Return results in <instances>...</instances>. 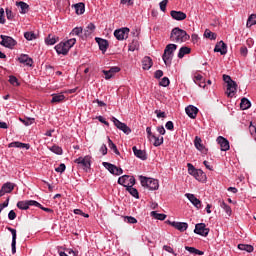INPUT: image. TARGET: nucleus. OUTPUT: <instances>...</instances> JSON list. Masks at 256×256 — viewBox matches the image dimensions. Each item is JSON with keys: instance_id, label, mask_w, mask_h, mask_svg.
Instances as JSON below:
<instances>
[{"instance_id": "nucleus-1", "label": "nucleus", "mask_w": 256, "mask_h": 256, "mask_svg": "<svg viewBox=\"0 0 256 256\" xmlns=\"http://www.w3.org/2000/svg\"><path fill=\"white\" fill-rule=\"evenodd\" d=\"M189 39H191V36L187 31L179 27L173 28L170 33V40L173 41V43H187Z\"/></svg>"}, {"instance_id": "nucleus-2", "label": "nucleus", "mask_w": 256, "mask_h": 256, "mask_svg": "<svg viewBox=\"0 0 256 256\" xmlns=\"http://www.w3.org/2000/svg\"><path fill=\"white\" fill-rule=\"evenodd\" d=\"M175 51H177V44L166 45L162 55V60L166 67H171V63H173V57H175Z\"/></svg>"}, {"instance_id": "nucleus-3", "label": "nucleus", "mask_w": 256, "mask_h": 256, "mask_svg": "<svg viewBox=\"0 0 256 256\" xmlns=\"http://www.w3.org/2000/svg\"><path fill=\"white\" fill-rule=\"evenodd\" d=\"M75 43H77V38H70L64 42H60L55 46V51L58 55H67Z\"/></svg>"}, {"instance_id": "nucleus-4", "label": "nucleus", "mask_w": 256, "mask_h": 256, "mask_svg": "<svg viewBox=\"0 0 256 256\" xmlns=\"http://www.w3.org/2000/svg\"><path fill=\"white\" fill-rule=\"evenodd\" d=\"M139 181L142 187L149 189V191H157L159 189V180L157 179L139 176Z\"/></svg>"}, {"instance_id": "nucleus-5", "label": "nucleus", "mask_w": 256, "mask_h": 256, "mask_svg": "<svg viewBox=\"0 0 256 256\" xmlns=\"http://www.w3.org/2000/svg\"><path fill=\"white\" fill-rule=\"evenodd\" d=\"M187 167L189 175H192L196 181H205L207 176L203 170L195 168V166H193L191 163H188Z\"/></svg>"}, {"instance_id": "nucleus-6", "label": "nucleus", "mask_w": 256, "mask_h": 256, "mask_svg": "<svg viewBox=\"0 0 256 256\" xmlns=\"http://www.w3.org/2000/svg\"><path fill=\"white\" fill-rule=\"evenodd\" d=\"M74 163L78 165V167H81L83 171H89L91 169V156L86 155L84 157H79L74 160Z\"/></svg>"}, {"instance_id": "nucleus-7", "label": "nucleus", "mask_w": 256, "mask_h": 256, "mask_svg": "<svg viewBox=\"0 0 256 256\" xmlns=\"http://www.w3.org/2000/svg\"><path fill=\"white\" fill-rule=\"evenodd\" d=\"M0 39V45H2V47H6V49H13V47L17 45V41L11 36L1 35Z\"/></svg>"}, {"instance_id": "nucleus-8", "label": "nucleus", "mask_w": 256, "mask_h": 256, "mask_svg": "<svg viewBox=\"0 0 256 256\" xmlns=\"http://www.w3.org/2000/svg\"><path fill=\"white\" fill-rule=\"evenodd\" d=\"M118 185H122L126 189L135 185V177L129 175H123L118 178Z\"/></svg>"}, {"instance_id": "nucleus-9", "label": "nucleus", "mask_w": 256, "mask_h": 256, "mask_svg": "<svg viewBox=\"0 0 256 256\" xmlns=\"http://www.w3.org/2000/svg\"><path fill=\"white\" fill-rule=\"evenodd\" d=\"M18 209L22 211H27L29 207H40L39 202L35 200H25V201H18L17 202Z\"/></svg>"}, {"instance_id": "nucleus-10", "label": "nucleus", "mask_w": 256, "mask_h": 256, "mask_svg": "<svg viewBox=\"0 0 256 256\" xmlns=\"http://www.w3.org/2000/svg\"><path fill=\"white\" fill-rule=\"evenodd\" d=\"M103 167H105V169H107L109 171V173H111L112 175H123V169L117 167L114 164H111L109 162H103L102 163Z\"/></svg>"}, {"instance_id": "nucleus-11", "label": "nucleus", "mask_w": 256, "mask_h": 256, "mask_svg": "<svg viewBox=\"0 0 256 256\" xmlns=\"http://www.w3.org/2000/svg\"><path fill=\"white\" fill-rule=\"evenodd\" d=\"M112 123H114L115 127H117V129H120V131H123V133H125L126 135H129V133H131V128H129V126H127V124L119 121V119L112 117L111 118Z\"/></svg>"}, {"instance_id": "nucleus-12", "label": "nucleus", "mask_w": 256, "mask_h": 256, "mask_svg": "<svg viewBox=\"0 0 256 256\" xmlns=\"http://www.w3.org/2000/svg\"><path fill=\"white\" fill-rule=\"evenodd\" d=\"M194 233L201 235V237H207V235H209V228H207L205 223H198L195 225Z\"/></svg>"}, {"instance_id": "nucleus-13", "label": "nucleus", "mask_w": 256, "mask_h": 256, "mask_svg": "<svg viewBox=\"0 0 256 256\" xmlns=\"http://www.w3.org/2000/svg\"><path fill=\"white\" fill-rule=\"evenodd\" d=\"M114 37H116L117 41H123L129 37V28L124 27L114 31Z\"/></svg>"}, {"instance_id": "nucleus-14", "label": "nucleus", "mask_w": 256, "mask_h": 256, "mask_svg": "<svg viewBox=\"0 0 256 256\" xmlns=\"http://www.w3.org/2000/svg\"><path fill=\"white\" fill-rule=\"evenodd\" d=\"M171 227H174V229H177V231H180V233H184V231H187L189 229V224L187 222H168Z\"/></svg>"}, {"instance_id": "nucleus-15", "label": "nucleus", "mask_w": 256, "mask_h": 256, "mask_svg": "<svg viewBox=\"0 0 256 256\" xmlns=\"http://www.w3.org/2000/svg\"><path fill=\"white\" fill-rule=\"evenodd\" d=\"M7 230L10 231L12 235V254L15 255L17 253V230L11 227H7Z\"/></svg>"}, {"instance_id": "nucleus-16", "label": "nucleus", "mask_w": 256, "mask_h": 256, "mask_svg": "<svg viewBox=\"0 0 256 256\" xmlns=\"http://www.w3.org/2000/svg\"><path fill=\"white\" fill-rule=\"evenodd\" d=\"M96 43L99 46L100 51L102 52L103 55L107 53V49H109V41L103 38L96 37L95 38Z\"/></svg>"}, {"instance_id": "nucleus-17", "label": "nucleus", "mask_w": 256, "mask_h": 256, "mask_svg": "<svg viewBox=\"0 0 256 256\" xmlns=\"http://www.w3.org/2000/svg\"><path fill=\"white\" fill-rule=\"evenodd\" d=\"M226 95L231 99H233V97L237 95V82H232L231 84H227Z\"/></svg>"}, {"instance_id": "nucleus-18", "label": "nucleus", "mask_w": 256, "mask_h": 256, "mask_svg": "<svg viewBox=\"0 0 256 256\" xmlns=\"http://www.w3.org/2000/svg\"><path fill=\"white\" fill-rule=\"evenodd\" d=\"M217 143L218 145H220L221 151H229V149L231 148V146H229V140H227V138L223 136H219L217 138Z\"/></svg>"}, {"instance_id": "nucleus-19", "label": "nucleus", "mask_w": 256, "mask_h": 256, "mask_svg": "<svg viewBox=\"0 0 256 256\" xmlns=\"http://www.w3.org/2000/svg\"><path fill=\"white\" fill-rule=\"evenodd\" d=\"M170 15L175 21H185V19H187V14L183 11L172 10Z\"/></svg>"}, {"instance_id": "nucleus-20", "label": "nucleus", "mask_w": 256, "mask_h": 256, "mask_svg": "<svg viewBox=\"0 0 256 256\" xmlns=\"http://www.w3.org/2000/svg\"><path fill=\"white\" fill-rule=\"evenodd\" d=\"M19 63L22 65H26L27 67H32L33 66V58L29 57L27 54H21L18 57Z\"/></svg>"}, {"instance_id": "nucleus-21", "label": "nucleus", "mask_w": 256, "mask_h": 256, "mask_svg": "<svg viewBox=\"0 0 256 256\" xmlns=\"http://www.w3.org/2000/svg\"><path fill=\"white\" fill-rule=\"evenodd\" d=\"M132 151L138 159H141V161H147V152L144 150L138 149L137 146L132 147Z\"/></svg>"}, {"instance_id": "nucleus-22", "label": "nucleus", "mask_w": 256, "mask_h": 256, "mask_svg": "<svg viewBox=\"0 0 256 256\" xmlns=\"http://www.w3.org/2000/svg\"><path fill=\"white\" fill-rule=\"evenodd\" d=\"M186 115L190 117V119H195L197 117V113H199V108L193 105H189L185 108Z\"/></svg>"}, {"instance_id": "nucleus-23", "label": "nucleus", "mask_w": 256, "mask_h": 256, "mask_svg": "<svg viewBox=\"0 0 256 256\" xmlns=\"http://www.w3.org/2000/svg\"><path fill=\"white\" fill-rule=\"evenodd\" d=\"M185 197L196 207V209H201V200L194 196V194L186 193Z\"/></svg>"}, {"instance_id": "nucleus-24", "label": "nucleus", "mask_w": 256, "mask_h": 256, "mask_svg": "<svg viewBox=\"0 0 256 256\" xmlns=\"http://www.w3.org/2000/svg\"><path fill=\"white\" fill-rule=\"evenodd\" d=\"M214 52L220 53L221 55H227V44L223 41L218 42L214 48Z\"/></svg>"}, {"instance_id": "nucleus-25", "label": "nucleus", "mask_w": 256, "mask_h": 256, "mask_svg": "<svg viewBox=\"0 0 256 256\" xmlns=\"http://www.w3.org/2000/svg\"><path fill=\"white\" fill-rule=\"evenodd\" d=\"M13 189H15V184L12 182H6L2 185L0 193H2V195H5L6 193H11Z\"/></svg>"}, {"instance_id": "nucleus-26", "label": "nucleus", "mask_w": 256, "mask_h": 256, "mask_svg": "<svg viewBox=\"0 0 256 256\" xmlns=\"http://www.w3.org/2000/svg\"><path fill=\"white\" fill-rule=\"evenodd\" d=\"M151 67H153V60L151 59V57L149 56L144 57L142 59V69H144V71H149Z\"/></svg>"}, {"instance_id": "nucleus-27", "label": "nucleus", "mask_w": 256, "mask_h": 256, "mask_svg": "<svg viewBox=\"0 0 256 256\" xmlns=\"http://www.w3.org/2000/svg\"><path fill=\"white\" fill-rule=\"evenodd\" d=\"M70 39H73V37H80L83 38V27H75L72 29V31L69 33Z\"/></svg>"}, {"instance_id": "nucleus-28", "label": "nucleus", "mask_w": 256, "mask_h": 256, "mask_svg": "<svg viewBox=\"0 0 256 256\" xmlns=\"http://www.w3.org/2000/svg\"><path fill=\"white\" fill-rule=\"evenodd\" d=\"M194 145L198 151H202V153H205L207 149H205V146L203 145V140L199 136H196L194 139Z\"/></svg>"}, {"instance_id": "nucleus-29", "label": "nucleus", "mask_w": 256, "mask_h": 256, "mask_svg": "<svg viewBox=\"0 0 256 256\" xmlns=\"http://www.w3.org/2000/svg\"><path fill=\"white\" fill-rule=\"evenodd\" d=\"M189 53H191V48L183 46L179 49L177 57L178 59H183L185 55H189Z\"/></svg>"}, {"instance_id": "nucleus-30", "label": "nucleus", "mask_w": 256, "mask_h": 256, "mask_svg": "<svg viewBox=\"0 0 256 256\" xmlns=\"http://www.w3.org/2000/svg\"><path fill=\"white\" fill-rule=\"evenodd\" d=\"M238 249L240 251H246V253H253L255 251V248L249 244H238Z\"/></svg>"}, {"instance_id": "nucleus-31", "label": "nucleus", "mask_w": 256, "mask_h": 256, "mask_svg": "<svg viewBox=\"0 0 256 256\" xmlns=\"http://www.w3.org/2000/svg\"><path fill=\"white\" fill-rule=\"evenodd\" d=\"M185 250L191 255H205V252L191 246H185Z\"/></svg>"}, {"instance_id": "nucleus-32", "label": "nucleus", "mask_w": 256, "mask_h": 256, "mask_svg": "<svg viewBox=\"0 0 256 256\" xmlns=\"http://www.w3.org/2000/svg\"><path fill=\"white\" fill-rule=\"evenodd\" d=\"M62 101H65V95L63 93L52 94L51 103H61Z\"/></svg>"}, {"instance_id": "nucleus-33", "label": "nucleus", "mask_w": 256, "mask_h": 256, "mask_svg": "<svg viewBox=\"0 0 256 256\" xmlns=\"http://www.w3.org/2000/svg\"><path fill=\"white\" fill-rule=\"evenodd\" d=\"M17 7H20V13L21 15H25L29 11V6L27 3L20 1L16 3Z\"/></svg>"}, {"instance_id": "nucleus-34", "label": "nucleus", "mask_w": 256, "mask_h": 256, "mask_svg": "<svg viewBox=\"0 0 256 256\" xmlns=\"http://www.w3.org/2000/svg\"><path fill=\"white\" fill-rule=\"evenodd\" d=\"M151 141H154L153 142L154 147H161V145H163L164 139H163V136L154 135L151 137Z\"/></svg>"}, {"instance_id": "nucleus-35", "label": "nucleus", "mask_w": 256, "mask_h": 256, "mask_svg": "<svg viewBox=\"0 0 256 256\" xmlns=\"http://www.w3.org/2000/svg\"><path fill=\"white\" fill-rule=\"evenodd\" d=\"M20 123H23L25 127H29L35 123V118L26 117V118H19Z\"/></svg>"}, {"instance_id": "nucleus-36", "label": "nucleus", "mask_w": 256, "mask_h": 256, "mask_svg": "<svg viewBox=\"0 0 256 256\" xmlns=\"http://www.w3.org/2000/svg\"><path fill=\"white\" fill-rule=\"evenodd\" d=\"M76 15H83L85 13V4L84 3H77L74 5Z\"/></svg>"}, {"instance_id": "nucleus-37", "label": "nucleus", "mask_w": 256, "mask_h": 256, "mask_svg": "<svg viewBox=\"0 0 256 256\" xmlns=\"http://www.w3.org/2000/svg\"><path fill=\"white\" fill-rule=\"evenodd\" d=\"M240 108L245 111L247 109L251 108V101H249V99L247 98H242L241 99V103H240Z\"/></svg>"}, {"instance_id": "nucleus-38", "label": "nucleus", "mask_w": 256, "mask_h": 256, "mask_svg": "<svg viewBox=\"0 0 256 256\" xmlns=\"http://www.w3.org/2000/svg\"><path fill=\"white\" fill-rule=\"evenodd\" d=\"M108 147L109 149L114 151L115 155H121V153L119 152V149H117V145H115V143H113V140L109 137H108Z\"/></svg>"}, {"instance_id": "nucleus-39", "label": "nucleus", "mask_w": 256, "mask_h": 256, "mask_svg": "<svg viewBox=\"0 0 256 256\" xmlns=\"http://www.w3.org/2000/svg\"><path fill=\"white\" fill-rule=\"evenodd\" d=\"M49 151H51L52 153H55V155H63V148L55 144L49 147Z\"/></svg>"}, {"instance_id": "nucleus-40", "label": "nucleus", "mask_w": 256, "mask_h": 256, "mask_svg": "<svg viewBox=\"0 0 256 256\" xmlns=\"http://www.w3.org/2000/svg\"><path fill=\"white\" fill-rule=\"evenodd\" d=\"M57 41H59V38H57L56 36L53 35H48V37L45 39V43L46 45H55V43H57Z\"/></svg>"}, {"instance_id": "nucleus-41", "label": "nucleus", "mask_w": 256, "mask_h": 256, "mask_svg": "<svg viewBox=\"0 0 256 256\" xmlns=\"http://www.w3.org/2000/svg\"><path fill=\"white\" fill-rule=\"evenodd\" d=\"M253 25H256V14H251L248 17L246 27L251 28V27H253Z\"/></svg>"}, {"instance_id": "nucleus-42", "label": "nucleus", "mask_w": 256, "mask_h": 256, "mask_svg": "<svg viewBox=\"0 0 256 256\" xmlns=\"http://www.w3.org/2000/svg\"><path fill=\"white\" fill-rule=\"evenodd\" d=\"M126 191H128V193H130L132 197H135V199H139V191L133 186H129L128 188H126Z\"/></svg>"}, {"instance_id": "nucleus-43", "label": "nucleus", "mask_w": 256, "mask_h": 256, "mask_svg": "<svg viewBox=\"0 0 256 256\" xmlns=\"http://www.w3.org/2000/svg\"><path fill=\"white\" fill-rule=\"evenodd\" d=\"M193 81L194 83H196V85H199V87H205V85H203V83L201 81H203V76L201 74H195L193 77Z\"/></svg>"}, {"instance_id": "nucleus-44", "label": "nucleus", "mask_w": 256, "mask_h": 256, "mask_svg": "<svg viewBox=\"0 0 256 256\" xmlns=\"http://www.w3.org/2000/svg\"><path fill=\"white\" fill-rule=\"evenodd\" d=\"M204 37H206V39H211V41H215V39H217V34L211 32L209 29H206L204 32Z\"/></svg>"}, {"instance_id": "nucleus-45", "label": "nucleus", "mask_w": 256, "mask_h": 256, "mask_svg": "<svg viewBox=\"0 0 256 256\" xmlns=\"http://www.w3.org/2000/svg\"><path fill=\"white\" fill-rule=\"evenodd\" d=\"M151 215L153 216L154 219H158V221H165V219H167V215L159 214L155 211H152Z\"/></svg>"}, {"instance_id": "nucleus-46", "label": "nucleus", "mask_w": 256, "mask_h": 256, "mask_svg": "<svg viewBox=\"0 0 256 256\" xmlns=\"http://www.w3.org/2000/svg\"><path fill=\"white\" fill-rule=\"evenodd\" d=\"M220 207L225 211V213H227V215L231 216V213H232L231 206L227 205L225 201H222L220 203Z\"/></svg>"}, {"instance_id": "nucleus-47", "label": "nucleus", "mask_w": 256, "mask_h": 256, "mask_svg": "<svg viewBox=\"0 0 256 256\" xmlns=\"http://www.w3.org/2000/svg\"><path fill=\"white\" fill-rule=\"evenodd\" d=\"M24 37L27 41H34V39H37V35L34 32H25Z\"/></svg>"}, {"instance_id": "nucleus-48", "label": "nucleus", "mask_w": 256, "mask_h": 256, "mask_svg": "<svg viewBox=\"0 0 256 256\" xmlns=\"http://www.w3.org/2000/svg\"><path fill=\"white\" fill-rule=\"evenodd\" d=\"M9 83L13 85V87H19V80L14 75L9 76Z\"/></svg>"}, {"instance_id": "nucleus-49", "label": "nucleus", "mask_w": 256, "mask_h": 256, "mask_svg": "<svg viewBox=\"0 0 256 256\" xmlns=\"http://www.w3.org/2000/svg\"><path fill=\"white\" fill-rule=\"evenodd\" d=\"M124 221L125 223H130L131 225H135V223H137V218L133 216H125Z\"/></svg>"}, {"instance_id": "nucleus-50", "label": "nucleus", "mask_w": 256, "mask_h": 256, "mask_svg": "<svg viewBox=\"0 0 256 256\" xmlns=\"http://www.w3.org/2000/svg\"><path fill=\"white\" fill-rule=\"evenodd\" d=\"M170 83H171V81L169 80V78L163 77V78L161 79V81L159 82V85H160L161 87H169Z\"/></svg>"}, {"instance_id": "nucleus-51", "label": "nucleus", "mask_w": 256, "mask_h": 256, "mask_svg": "<svg viewBox=\"0 0 256 256\" xmlns=\"http://www.w3.org/2000/svg\"><path fill=\"white\" fill-rule=\"evenodd\" d=\"M167 3H169V0H163L159 3L160 11H163V13H165V11H167Z\"/></svg>"}, {"instance_id": "nucleus-52", "label": "nucleus", "mask_w": 256, "mask_h": 256, "mask_svg": "<svg viewBox=\"0 0 256 256\" xmlns=\"http://www.w3.org/2000/svg\"><path fill=\"white\" fill-rule=\"evenodd\" d=\"M223 81L227 84V85H231L232 83H235V81L233 79H231V76L224 74L223 75Z\"/></svg>"}, {"instance_id": "nucleus-53", "label": "nucleus", "mask_w": 256, "mask_h": 256, "mask_svg": "<svg viewBox=\"0 0 256 256\" xmlns=\"http://www.w3.org/2000/svg\"><path fill=\"white\" fill-rule=\"evenodd\" d=\"M6 17L9 21H13L15 15H13V11L11 9L6 8Z\"/></svg>"}, {"instance_id": "nucleus-54", "label": "nucleus", "mask_w": 256, "mask_h": 256, "mask_svg": "<svg viewBox=\"0 0 256 256\" xmlns=\"http://www.w3.org/2000/svg\"><path fill=\"white\" fill-rule=\"evenodd\" d=\"M154 113L158 119H165V117H167L165 112H162L161 110H155Z\"/></svg>"}, {"instance_id": "nucleus-55", "label": "nucleus", "mask_w": 256, "mask_h": 256, "mask_svg": "<svg viewBox=\"0 0 256 256\" xmlns=\"http://www.w3.org/2000/svg\"><path fill=\"white\" fill-rule=\"evenodd\" d=\"M65 169H67V166L65 164L61 163L59 167L55 168L56 173H65Z\"/></svg>"}, {"instance_id": "nucleus-56", "label": "nucleus", "mask_w": 256, "mask_h": 256, "mask_svg": "<svg viewBox=\"0 0 256 256\" xmlns=\"http://www.w3.org/2000/svg\"><path fill=\"white\" fill-rule=\"evenodd\" d=\"M164 251H167V253H171L174 256H177V253H175V250L171 246L164 245L163 246Z\"/></svg>"}, {"instance_id": "nucleus-57", "label": "nucleus", "mask_w": 256, "mask_h": 256, "mask_svg": "<svg viewBox=\"0 0 256 256\" xmlns=\"http://www.w3.org/2000/svg\"><path fill=\"white\" fill-rule=\"evenodd\" d=\"M0 23L5 25V10L3 8H0Z\"/></svg>"}, {"instance_id": "nucleus-58", "label": "nucleus", "mask_w": 256, "mask_h": 256, "mask_svg": "<svg viewBox=\"0 0 256 256\" xmlns=\"http://www.w3.org/2000/svg\"><path fill=\"white\" fill-rule=\"evenodd\" d=\"M8 219L10 221H15V219H17V213H15V210H11L9 213H8Z\"/></svg>"}, {"instance_id": "nucleus-59", "label": "nucleus", "mask_w": 256, "mask_h": 256, "mask_svg": "<svg viewBox=\"0 0 256 256\" xmlns=\"http://www.w3.org/2000/svg\"><path fill=\"white\" fill-rule=\"evenodd\" d=\"M102 73L105 75L106 81H109V79H112L113 74L110 72V70H103Z\"/></svg>"}, {"instance_id": "nucleus-60", "label": "nucleus", "mask_w": 256, "mask_h": 256, "mask_svg": "<svg viewBox=\"0 0 256 256\" xmlns=\"http://www.w3.org/2000/svg\"><path fill=\"white\" fill-rule=\"evenodd\" d=\"M9 148H16V149H21V142L19 141H15V142H12L8 145Z\"/></svg>"}, {"instance_id": "nucleus-61", "label": "nucleus", "mask_w": 256, "mask_h": 256, "mask_svg": "<svg viewBox=\"0 0 256 256\" xmlns=\"http://www.w3.org/2000/svg\"><path fill=\"white\" fill-rule=\"evenodd\" d=\"M165 127L168 131H173V129H175V125L173 124V121L166 122Z\"/></svg>"}, {"instance_id": "nucleus-62", "label": "nucleus", "mask_w": 256, "mask_h": 256, "mask_svg": "<svg viewBox=\"0 0 256 256\" xmlns=\"http://www.w3.org/2000/svg\"><path fill=\"white\" fill-rule=\"evenodd\" d=\"M248 53H249V50L246 48V46H242L240 48V54L242 55V57H247Z\"/></svg>"}, {"instance_id": "nucleus-63", "label": "nucleus", "mask_w": 256, "mask_h": 256, "mask_svg": "<svg viewBox=\"0 0 256 256\" xmlns=\"http://www.w3.org/2000/svg\"><path fill=\"white\" fill-rule=\"evenodd\" d=\"M110 73L113 74V76L115 75V73H119V71H121V68H119L118 66H113L109 69Z\"/></svg>"}, {"instance_id": "nucleus-64", "label": "nucleus", "mask_w": 256, "mask_h": 256, "mask_svg": "<svg viewBox=\"0 0 256 256\" xmlns=\"http://www.w3.org/2000/svg\"><path fill=\"white\" fill-rule=\"evenodd\" d=\"M96 119H97L100 123H103L104 125H106L107 127H109V123L107 122V120H105V117H103V116H98V117H96Z\"/></svg>"}]
</instances>
